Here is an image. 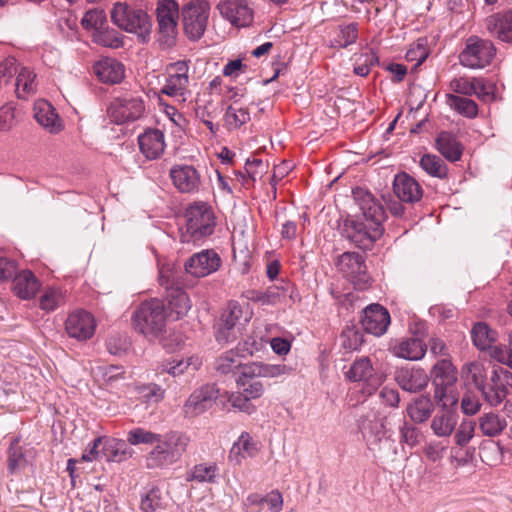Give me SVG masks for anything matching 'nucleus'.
<instances>
[{
  "instance_id": "f257e3e1",
  "label": "nucleus",
  "mask_w": 512,
  "mask_h": 512,
  "mask_svg": "<svg viewBox=\"0 0 512 512\" xmlns=\"http://www.w3.org/2000/svg\"><path fill=\"white\" fill-rule=\"evenodd\" d=\"M290 369L282 364L250 362L241 367L236 378L238 391L231 393L228 401L231 406L248 414L255 411L252 400L259 399L265 391L264 385L257 378H276L289 373Z\"/></svg>"
},
{
  "instance_id": "f03ea898",
  "label": "nucleus",
  "mask_w": 512,
  "mask_h": 512,
  "mask_svg": "<svg viewBox=\"0 0 512 512\" xmlns=\"http://www.w3.org/2000/svg\"><path fill=\"white\" fill-rule=\"evenodd\" d=\"M362 215L345 220L342 235L360 248H368L383 234L384 211L371 194L366 193L360 203Z\"/></svg>"
},
{
  "instance_id": "7ed1b4c3",
  "label": "nucleus",
  "mask_w": 512,
  "mask_h": 512,
  "mask_svg": "<svg viewBox=\"0 0 512 512\" xmlns=\"http://www.w3.org/2000/svg\"><path fill=\"white\" fill-rule=\"evenodd\" d=\"M189 442V436L183 432L159 434L155 446L146 456L147 468L163 469L175 464L186 452Z\"/></svg>"
},
{
  "instance_id": "20e7f679",
  "label": "nucleus",
  "mask_w": 512,
  "mask_h": 512,
  "mask_svg": "<svg viewBox=\"0 0 512 512\" xmlns=\"http://www.w3.org/2000/svg\"><path fill=\"white\" fill-rule=\"evenodd\" d=\"M185 225L181 228V241L190 243L198 241L213 233L215 228L214 212L207 203L195 202L184 214Z\"/></svg>"
},
{
  "instance_id": "39448f33",
  "label": "nucleus",
  "mask_w": 512,
  "mask_h": 512,
  "mask_svg": "<svg viewBox=\"0 0 512 512\" xmlns=\"http://www.w3.org/2000/svg\"><path fill=\"white\" fill-rule=\"evenodd\" d=\"M166 310L159 299L144 301L134 311L132 316L133 328L147 338L158 337L166 326Z\"/></svg>"
},
{
  "instance_id": "423d86ee",
  "label": "nucleus",
  "mask_w": 512,
  "mask_h": 512,
  "mask_svg": "<svg viewBox=\"0 0 512 512\" xmlns=\"http://www.w3.org/2000/svg\"><path fill=\"white\" fill-rule=\"evenodd\" d=\"M111 20L118 28L135 34L143 43L150 38L152 20L141 9H135L126 3H115L111 10Z\"/></svg>"
},
{
  "instance_id": "0eeeda50",
  "label": "nucleus",
  "mask_w": 512,
  "mask_h": 512,
  "mask_svg": "<svg viewBox=\"0 0 512 512\" xmlns=\"http://www.w3.org/2000/svg\"><path fill=\"white\" fill-rule=\"evenodd\" d=\"M434 396L438 402H442V409L432 417L430 429L438 438H449L457 427L458 414L455 410L448 408V405H455L458 399L454 394H448L444 388H437Z\"/></svg>"
},
{
  "instance_id": "6e6552de",
  "label": "nucleus",
  "mask_w": 512,
  "mask_h": 512,
  "mask_svg": "<svg viewBox=\"0 0 512 512\" xmlns=\"http://www.w3.org/2000/svg\"><path fill=\"white\" fill-rule=\"evenodd\" d=\"M158 41L170 48L178 35L179 7L175 0H159L157 4Z\"/></svg>"
},
{
  "instance_id": "1a4fd4ad",
  "label": "nucleus",
  "mask_w": 512,
  "mask_h": 512,
  "mask_svg": "<svg viewBox=\"0 0 512 512\" xmlns=\"http://www.w3.org/2000/svg\"><path fill=\"white\" fill-rule=\"evenodd\" d=\"M495 53L496 49L491 41L471 36L459 54V61L466 68L482 69L491 63Z\"/></svg>"
},
{
  "instance_id": "9d476101",
  "label": "nucleus",
  "mask_w": 512,
  "mask_h": 512,
  "mask_svg": "<svg viewBox=\"0 0 512 512\" xmlns=\"http://www.w3.org/2000/svg\"><path fill=\"white\" fill-rule=\"evenodd\" d=\"M166 73L167 77L161 93L180 102H185L191 94L188 62L177 61L171 63L167 66Z\"/></svg>"
},
{
  "instance_id": "9b49d317",
  "label": "nucleus",
  "mask_w": 512,
  "mask_h": 512,
  "mask_svg": "<svg viewBox=\"0 0 512 512\" xmlns=\"http://www.w3.org/2000/svg\"><path fill=\"white\" fill-rule=\"evenodd\" d=\"M144 111L143 99L134 94L116 97L107 109L108 116L116 124L136 121L143 116Z\"/></svg>"
},
{
  "instance_id": "f8f14e48",
  "label": "nucleus",
  "mask_w": 512,
  "mask_h": 512,
  "mask_svg": "<svg viewBox=\"0 0 512 512\" xmlns=\"http://www.w3.org/2000/svg\"><path fill=\"white\" fill-rule=\"evenodd\" d=\"M210 6L206 1L190 2L182 9L183 27L186 35L192 39H199L205 32Z\"/></svg>"
},
{
  "instance_id": "ddd939ff",
  "label": "nucleus",
  "mask_w": 512,
  "mask_h": 512,
  "mask_svg": "<svg viewBox=\"0 0 512 512\" xmlns=\"http://www.w3.org/2000/svg\"><path fill=\"white\" fill-rule=\"evenodd\" d=\"M218 398L215 385L206 384L195 389L183 405L186 418H195L209 410Z\"/></svg>"
},
{
  "instance_id": "4468645a",
  "label": "nucleus",
  "mask_w": 512,
  "mask_h": 512,
  "mask_svg": "<svg viewBox=\"0 0 512 512\" xmlns=\"http://www.w3.org/2000/svg\"><path fill=\"white\" fill-rule=\"evenodd\" d=\"M339 271L348 278L354 285L363 289L369 282L366 265L363 257L354 252H345L337 262Z\"/></svg>"
},
{
  "instance_id": "2eb2a0df",
  "label": "nucleus",
  "mask_w": 512,
  "mask_h": 512,
  "mask_svg": "<svg viewBox=\"0 0 512 512\" xmlns=\"http://www.w3.org/2000/svg\"><path fill=\"white\" fill-rule=\"evenodd\" d=\"M169 176L175 188L181 193H198L202 186L201 174L193 165L176 164L171 167Z\"/></svg>"
},
{
  "instance_id": "dca6fc26",
  "label": "nucleus",
  "mask_w": 512,
  "mask_h": 512,
  "mask_svg": "<svg viewBox=\"0 0 512 512\" xmlns=\"http://www.w3.org/2000/svg\"><path fill=\"white\" fill-rule=\"evenodd\" d=\"M221 265V258L212 249L193 254L185 263V270L194 277H205L216 272Z\"/></svg>"
},
{
  "instance_id": "f3484780",
  "label": "nucleus",
  "mask_w": 512,
  "mask_h": 512,
  "mask_svg": "<svg viewBox=\"0 0 512 512\" xmlns=\"http://www.w3.org/2000/svg\"><path fill=\"white\" fill-rule=\"evenodd\" d=\"M361 325L367 333L382 336L390 325V314L380 304H370L362 312Z\"/></svg>"
},
{
  "instance_id": "a211bd4d",
  "label": "nucleus",
  "mask_w": 512,
  "mask_h": 512,
  "mask_svg": "<svg viewBox=\"0 0 512 512\" xmlns=\"http://www.w3.org/2000/svg\"><path fill=\"white\" fill-rule=\"evenodd\" d=\"M394 379L402 390L410 393L422 391L429 382V377L425 370L416 366L397 368Z\"/></svg>"
},
{
  "instance_id": "6ab92c4d",
  "label": "nucleus",
  "mask_w": 512,
  "mask_h": 512,
  "mask_svg": "<svg viewBox=\"0 0 512 512\" xmlns=\"http://www.w3.org/2000/svg\"><path fill=\"white\" fill-rule=\"evenodd\" d=\"M96 322L92 314L78 310L71 313L65 322L67 334L77 340H87L94 335Z\"/></svg>"
},
{
  "instance_id": "aec40b11",
  "label": "nucleus",
  "mask_w": 512,
  "mask_h": 512,
  "mask_svg": "<svg viewBox=\"0 0 512 512\" xmlns=\"http://www.w3.org/2000/svg\"><path fill=\"white\" fill-rule=\"evenodd\" d=\"M450 89L457 94L472 96L487 101L492 98L491 86L480 77H454L449 84Z\"/></svg>"
},
{
  "instance_id": "412c9836",
  "label": "nucleus",
  "mask_w": 512,
  "mask_h": 512,
  "mask_svg": "<svg viewBox=\"0 0 512 512\" xmlns=\"http://www.w3.org/2000/svg\"><path fill=\"white\" fill-rule=\"evenodd\" d=\"M221 15L233 25L248 26L253 18L252 10L243 0H228L218 5Z\"/></svg>"
},
{
  "instance_id": "4be33fe9",
  "label": "nucleus",
  "mask_w": 512,
  "mask_h": 512,
  "mask_svg": "<svg viewBox=\"0 0 512 512\" xmlns=\"http://www.w3.org/2000/svg\"><path fill=\"white\" fill-rule=\"evenodd\" d=\"M138 143L141 153L148 160L160 158L166 147L164 133L159 129H147L139 135Z\"/></svg>"
},
{
  "instance_id": "5701e85b",
  "label": "nucleus",
  "mask_w": 512,
  "mask_h": 512,
  "mask_svg": "<svg viewBox=\"0 0 512 512\" xmlns=\"http://www.w3.org/2000/svg\"><path fill=\"white\" fill-rule=\"evenodd\" d=\"M34 118L40 126L51 134H57L63 130V122L56 113L54 107L46 100H38L33 107Z\"/></svg>"
},
{
  "instance_id": "b1692460",
  "label": "nucleus",
  "mask_w": 512,
  "mask_h": 512,
  "mask_svg": "<svg viewBox=\"0 0 512 512\" xmlns=\"http://www.w3.org/2000/svg\"><path fill=\"white\" fill-rule=\"evenodd\" d=\"M41 283L30 270H22L12 281V292L22 300H31L39 292Z\"/></svg>"
},
{
  "instance_id": "393cba45",
  "label": "nucleus",
  "mask_w": 512,
  "mask_h": 512,
  "mask_svg": "<svg viewBox=\"0 0 512 512\" xmlns=\"http://www.w3.org/2000/svg\"><path fill=\"white\" fill-rule=\"evenodd\" d=\"M485 25L491 35L503 42H512V10L487 17Z\"/></svg>"
},
{
  "instance_id": "a878e982",
  "label": "nucleus",
  "mask_w": 512,
  "mask_h": 512,
  "mask_svg": "<svg viewBox=\"0 0 512 512\" xmlns=\"http://www.w3.org/2000/svg\"><path fill=\"white\" fill-rule=\"evenodd\" d=\"M395 195L403 202L414 203L421 199L422 188L410 175L401 173L396 175L393 182Z\"/></svg>"
},
{
  "instance_id": "bb28decb",
  "label": "nucleus",
  "mask_w": 512,
  "mask_h": 512,
  "mask_svg": "<svg viewBox=\"0 0 512 512\" xmlns=\"http://www.w3.org/2000/svg\"><path fill=\"white\" fill-rule=\"evenodd\" d=\"M95 75L104 83L116 84L124 78V66L113 58H103L93 67Z\"/></svg>"
},
{
  "instance_id": "cd10ccee",
  "label": "nucleus",
  "mask_w": 512,
  "mask_h": 512,
  "mask_svg": "<svg viewBox=\"0 0 512 512\" xmlns=\"http://www.w3.org/2000/svg\"><path fill=\"white\" fill-rule=\"evenodd\" d=\"M485 401L492 407L499 406L507 396V388L496 369L491 371L489 380L480 388Z\"/></svg>"
},
{
  "instance_id": "c85d7f7f",
  "label": "nucleus",
  "mask_w": 512,
  "mask_h": 512,
  "mask_svg": "<svg viewBox=\"0 0 512 512\" xmlns=\"http://www.w3.org/2000/svg\"><path fill=\"white\" fill-rule=\"evenodd\" d=\"M426 345L418 338L400 340L392 347L393 354L402 359L416 361L424 357Z\"/></svg>"
},
{
  "instance_id": "c756f323",
  "label": "nucleus",
  "mask_w": 512,
  "mask_h": 512,
  "mask_svg": "<svg viewBox=\"0 0 512 512\" xmlns=\"http://www.w3.org/2000/svg\"><path fill=\"white\" fill-rule=\"evenodd\" d=\"M258 452V446L248 433H242L234 442L230 452L229 460L237 465L243 460L254 457Z\"/></svg>"
},
{
  "instance_id": "7c9ffc66",
  "label": "nucleus",
  "mask_w": 512,
  "mask_h": 512,
  "mask_svg": "<svg viewBox=\"0 0 512 512\" xmlns=\"http://www.w3.org/2000/svg\"><path fill=\"white\" fill-rule=\"evenodd\" d=\"M102 458L107 462H122L131 457L127 444L124 440L102 437Z\"/></svg>"
},
{
  "instance_id": "2f4dec72",
  "label": "nucleus",
  "mask_w": 512,
  "mask_h": 512,
  "mask_svg": "<svg viewBox=\"0 0 512 512\" xmlns=\"http://www.w3.org/2000/svg\"><path fill=\"white\" fill-rule=\"evenodd\" d=\"M439 153L451 162L458 161L462 155V147L456 137L449 132H440L436 138Z\"/></svg>"
},
{
  "instance_id": "473e14b6",
  "label": "nucleus",
  "mask_w": 512,
  "mask_h": 512,
  "mask_svg": "<svg viewBox=\"0 0 512 512\" xmlns=\"http://www.w3.org/2000/svg\"><path fill=\"white\" fill-rule=\"evenodd\" d=\"M434 410L433 402L429 396L415 398L406 408L407 415L416 424L426 422Z\"/></svg>"
},
{
  "instance_id": "72a5a7b5",
  "label": "nucleus",
  "mask_w": 512,
  "mask_h": 512,
  "mask_svg": "<svg viewBox=\"0 0 512 512\" xmlns=\"http://www.w3.org/2000/svg\"><path fill=\"white\" fill-rule=\"evenodd\" d=\"M461 378L465 383L473 384L480 390L488 379L486 367L479 361L465 363L461 368Z\"/></svg>"
},
{
  "instance_id": "f704fd0d",
  "label": "nucleus",
  "mask_w": 512,
  "mask_h": 512,
  "mask_svg": "<svg viewBox=\"0 0 512 512\" xmlns=\"http://www.w3.org/2000/svg\"><path fill=\"white\" fill-rule=\"evenodd\" d=\"M95 378L107 388L113 389L125 380V372L122 367L115 365H101L93 369Z\"/></svg>"
},
{
  "instance_id": "c9c22d12",
  "label": "nucleus",
  "mask_w": 512,
  "mask_h": 512,
  "mask_svg": "<svg viewBox=\"0 0 512 512\" xmlns=\"http://www.w3.org/2000/svg\"><path fill=\"white\" fill-rule=\"evenodd\" d=\"M167 299L171 315H175L176 319L185 316L191 309V300L188 294L179 287L171 288L167 292Z\"/></svg>"
},
{
  "instance_id": "e433bc0d",
  "label": "nucleus",
  "mask_w": 512,
  "mask_h": 512,
  "mask_svg": "<svg viewBox=\"0 0 512 512\" xmlns=\"http://www.w3.org/2000/svg\"><path fill=\"white\" fill-rule=\"evenodd\" d=\"M219 468L215 463H199L186 474L187 481L213 484L217 482Z\"/></svg>"
},
{
  "instance_id": "4c0bfd02",
  "label": "nucleus",
  "mask_w": 512,
  "mask_h": 512,
  "mask_svg": "<svg viewBox=\"0 0 512 512\" xmlns=\"http://www.w3.org/2000/svg\"><path fill=\"white\" fill-rule=\"evenodd\" d=\"M432 375L437 386L448 387L457 381V369L448 359L437 362L432 368Z\"/></svg>"
},
{
  "instance_id": "58836bf2",
  "label": "nucleus",
  "mask_w": 512,
  "mask_h": 512,
  "mask_svg": "<svg viewBox=\"0 0 512 512\" xmlns=\"http://www.w3.org/2000/svg\"><path fill=\"white\" fill-rule=\"evenodd\" d=\"M478 426L484 436L497 437L506 428L507 422L500 415L489 412L482 414L478 418Z\"/></svg>"
},
{
  "instance_id": "ea45409f",
  "label": "nucleus",
  "mask_w": 512,
  "mask_h": 512,
  "mask_svg": "<svg viewBox=\"0 0 512 512\" xmlns=\"http://www.w3.org/2000/svg\"><path fill=\"white\" fill-rule=\"evenodd\" d=\"M250 121L249 110L236 102L229 105L224 114V122L229 130H235Z\"/></svg>"
},
{
  "instance_id": "a19ab883",
  "label": "nucleus",
  "mask_w": 512,
  "mask_h": 512,
  "mask_svg": "<svg viewBox=\"0 0 512 512\" xmlns=\"http://www.w3.org/2000/svg\"><path fill=\"white\" fill-rule=\"evenodd\" d=\"M239 352L235 349L224 352L214 362L215 370L222 374L227 375L235 372L236 369L241 371V367L244 366L239 358Z\"/></svg>"
},
{
  "instance_id": "79ce46f5",
  "label": "nucleus",
  "mask_w": 512,
  "mask_h": 512,
  "mask_svg": "<svg viewBox=\"0 0 512 512\" xmlns=\"http://www.w3.org/2000/svg\"><path fill=\"white\" fill-rule=\"evenodd\" d=\"M473 344L480 350L491 348L496 341L497 333L487 324L479 322L474 325L471 331Z\"/></svg>"
},
{
  "instance_id": "37998d69",
  "label": "nucleus",
  "mask_w": 512,
  "mask_h": 512,
  "mask_svg": "<svg viewBox=\"0 0 512 512\" xmlns=\"http://www.w3.org/2000/svg\"><path fill=\"white\" fill-rule=\"evenodd\" d=\"M202 365V360L198 356H190L186 359L173 360L166 364H162V371L176 377L182 375L189 370H198Z\"/></svg>"
},
{
  "instance_id": "c03bdc74",
  "label": "nucleus",
  "mask_w": 512,
  "mask_h": 512,
  "mask_svg": "<svg viewBox=\"0 0 512 512\" xmlns=\"http://www.w3.org/2000/svg\"><path fill=\"white\" fill-rule=\"evenodd\" d=\"M373 375V365L368 357H361L355 360L346 372V377L354 382L369 381Z\"/></svg>"
},
{
  "instance_id": "a18cd8bd",
  "label": "nucleus",
  "mask_w": 512,
  "mask_h": 512,
  "mask_svg": "<svg viewBox=\"0 0 512 512\" xmlns=\"http://www.w3.org/2000/svg\"><path fill=\"white\" fill-rule=\"evenodd\" d=\"M421 168L431 177L444 179L448 175V167L444 161L436 155L425 154L420 159Z\"/></svg>"
},
{
  "instance_id": "49530a36",
  "label": "nucleus",
  "mask_w": 512,
  "mask_h": 512,
  "mask_svg": "<svg viewBox=\"0 0 512 512\" xmlns=\"http://www.w3.org/2000/svg\"><path fill=\"white\" fill-rule=\"evenodd\" d=\"M447 104L450 108L467 118H474L478 114V105L476 102L466 97L448 94Z\"/></svg>"
},
{
  "instance_id": "de8ad7c7",
  "label": "nucleus",
  "mask_w": 512,
  "mask_h": 512,
  "mask_svg": "<svg viewBox=\"0 0 512 512\" xmlns=\"http://www.w3.org/2000/svg\"><path fill=\"white\" fill-rule=\"evenodd\" d=\"M358 37V25L356 23H349L347 25L339 26L335 31V35L331 40L332 47L345 48L353 44Z\"/></svg>"
},
{
  "instance_id": "09e8293b",
  "label": "nucleus",
  "mask_w": 512,
  "mask_h": 512,
  "mask_svg": "<svg viewBox=\"0 0 512 512\" xmlns=\"http://www.w3.org/2000/svg\"><path fill=\"white\" fill-rule=\"evenodd\" d=\"M35 77L36 75L27 68L20 70L16 79V93L18 98L26 99L35 92Z\"/></svg>"
},
{
  "instance_id": "8fccbe9b",
  "label": "nucleus",
  "mask_w": 512,
  "mask_h": 512,
  "mask_svg": "<svg viewBox=\"0 0 512 512\" xmlns=\"http://www.w3.org/2000/svg\"><path fill=\"white\" fill-rule=\"evenodd\" d=\"M64 303V294L60 289L47 287L39 298V307L45 312H52Z\"/></svg>"
},
{
  "instance_id": "3c124183",
  "label": "nucleus",
  "mask_w": 512,
  "mask_h": 512,
  "mask_svg": "<svg viewBox=\"0 0 512 512\" xmlns=\"http://www.w3.org/2000/svg\"><path fill=\"white\" fill-rule=\"evenodd\" d=\"M135 389L139 397L149 404L159 403L165 396V390L155 383L137 385Z\"/></svg>"
},
{
  "instance_id": "603ef678",
  "label": "nucleus",
  "mask_w": 512,
  "mask_h": 512,
  "mask_svg": "<svg viewBox=\"0 0 512 512\" xmlns=\"http://www.w3.org/2000/svg\"><path fill=\"white\" fill-rule=\"evenodd\" d=\"M284 290L278 286H271L266 291H253L250 299L262 305H275L283 297Z\"/></svg>"
},
{
  "instance_id": "864d4df0",
  "label": "nucleus",
  "mask_w": 512,
  "mask_h": 512,
  "mask_svg": "<svg viewBox=\"0 0 512 512\" xmlns=\"http://www.w3.org/2000/svg\"><path fill=\"white\" fill-rule=\"evenodd\" d=\"M476 423L472 420L464 419L457 424L454 434V442L460 447L466 446L474 437Z\"/></svg>"
},
{
  "instance_id": "5fc2aeb1",
  "label": "nucleus",
  "mask_w": 512,
  "mask_h": 512,
  "mask_svg": "<svg viewBox=\"0 0 512 512\" xmlns=\"http://www.w3.org/2000/svg\"><path fill=\"white\" fill-rule=\"evenodd\" d=\"M267 341L262 336H249L243 342L239 343L236 350L240 353V357L253 356L262 351Z\"/></svg>"
},
{
  "instance_id": "6e6d98bb",
  "label": "nucleus",
  "mask_w": 512,
  "mask_h": 512,
  "mask_svg": "<svg viewBox=\"0 0 512 512\" xmlns=\"http://www.w3.org/2000/svg\"><path fill=\"white\" fill-rule=\"evenodd\" d=\"M429 55L427 48V41L424 38H419L416 42L412 43L409 50L406 53V60L414 62V66L418 67L421 65Z\"/></svg>"
},
{
  "instance_id": "4d7b16f0",
  "label": "nucleus",
  "mask_w": 512,
  "mask_h": 512,
  "mask_svg": "<svg viewBox=\"0 0 512 512\" xmlns=\"http://www.w3.org/2000/svg\"><path fill=\"white\" fill-rule=\"evenodd\" d=\"M158 435V433L138 427L127 433V442L134 446L139 444L152 445L157 441Z\"/></svg>"
},
{
  "instance_id": "13d9d810",
  "label": "nucleus",
  "mask_w": 512,
  "mask_h": 512,
  "mask_svg": "<svg viewBox=\"0 0 512 512\" xmlns=\"http://www.w3.org/2000/svg\"><path fill=\"white\" fill-rule=\"evenodd\" d=\"M480 458L484 463L490 466L496 465L501 460L500 445L493 441L482 442L480 446Z\"/></svg>"
},
{
  "instance_id": "bf43d9fd",
  "label": "nucleus",
  "mask_w": 512,
  "mask_h": 512,
  "mask_svg": "<svg viewBox=\"0 0 512 512\" xmlns=\"http://www.w3.org/2000/svg\"><path fill=\"white\" fill-rule=\"evenodd\" d=\"M377 61V56L372 51L361 53L355 59L354 73L361 77L367 76Z\"/></svg>"
},
{
  "instance_id": "052dcab7",
  "label": "nucleus",
  "mask_w": 512,
  "mask_h": 512,
  "mask_svg": "<svg viewBox=\"0 0 512 512\" xmlns=\"http://www.w3.org/2000/svg\"><path fill=\"white\" fill-rule=\"evenodd\" d=\"M448 445L440 440H431L427 442L423 448L425 457L433 462H439L444 458Z\"/></svg>"
},
{
  "instance_id": "680f3d73",
  "label": "nucleus",
  "mask_w": 512,
  "mask_h": 512,
  "mask_svg": "<svg viewBox=\"0 0 512 512\" xmlns=\"http://www.w3.org/2000/svg\"><path fill=\"white\" fill-rule=\"evenodd\" d=\"M342 345L350 351L358 350L363 342V334L354 327H349L342 332Z\"/></svg>"
},
{
  "instance_id": "e2e57ef3",
  "label": "nucleus",
  "mask_w": 512,
  "mask_h": 512,
  "mask_svg": "<svg viewBox=\"0 0 512 512\" xmlns=\"http://www.w3.org/2000/svg\"><path fill=\"white\" fill-rule=\"evenodd\" d=\"M94 41L110 48H119L123 44L122 39L114 30H97L94 34Z\"/></svg>"
},
{
  "instance_id": "0e129e2a",
  "label": "nucleus",
  "mask_w": 512,
  "mask_h": 512,
  "mask_svg": "<svg viewBox=\"0 0 512 512\" xmlns=\"http://www.w3.org/2000/svg\"><path fill=\"white\" fill-rule=\"evenodd\" d=\"M8 454H9L8 465H9L10 472H15L16 470H18L22 466H24L26 460L22 453L21 447L19 446L18 439H15L10 444Z\"/></svg>"
},
{
  "instance_id": "69168bd1",
  "label": "nucleus",
  "mask_w": 512,
  "mask_h": 512,
  "mask_svg": "<svg viewBox=\"0 0 512 512\" xmlns=\"http://www.w3.org/2000/svg\"><path fill=\"white\" fill-rule=\"evenodd\" d=\"M105 19L106 17L102 10L91 9L84 14L81 20V24L86 29L98 30L99 27L102 26Z\"/></svg>"
},
{
  "instance_id": "338daca9",
  "label": "nucleus",
  "mask_w": 512,
  "mask_h": 512,
  "mask_svg": "<svg viewBox=\"0 0 512 512\" xmlns=\"http://www.w3.org/2000/svg\"><path fill=\"white\" fill-rule=\"evenodd\" d=\"M242 316V308L237 304H231L222 315L219 320V323L221 325L226 326V328L229 330L230 328H235L237 323L239 322L240 318Z\"/></svg>"
},
{
  "instance_id": "774afa93",
  "label": "nucleus",
  "mask_w": 512,
  "mask_h": 512,
  "mask_svg": "<svg viewBox=\"0 0 512 512\" xmlns=\"http://www.w3.org/2000/svg\"><path fill=\"white\" fill-rule=\"evenodd\" d=\"M401 441L409 447H414L419 443L421 433L419 429L408 423H404L400 428Z\"/></svg>"
}]
</instances>
